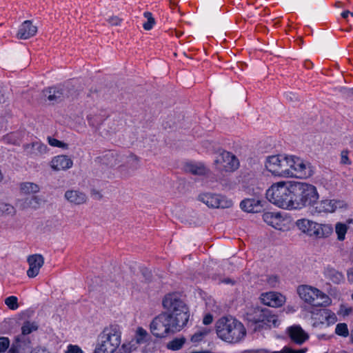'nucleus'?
I'll return each mask as SVG.
<instances>
[{
	"instance_id": "20",
	"label": "nucleus",
	"mask_w": 353,
	"mask_h": 353,
	"mask_svg": "<svg viewBox=\"0 0 353 353\" xmlns=\"http://www.w3.org/2000/svg\"><path fill=\"white\" fill-rule=\"evenodd\" d=\"M316 222L307 219H298L295 224L299 230L303 234L313 237Z\"/></svg>"
},
{
	"instance_id": "21",
	"label": "nucleus",
	"mask_w": 353,
	"mask_h": 353,
	"mask_svg": "<svg viewBox=\"0 0 353 353\" xmlns=\"http://www.w3.org/2000/svg\"><path fill=\"white\" fill-rule=\"evenodd\" d=\"M37 32V28L29 21H25L19 27L17 32V38L20 39H28Z\"/></svg>"
},
{
	"instance_id": "23",
	"label": "nucleus",
	"mask_w": 353,
	"mask_h": 353,
	"mask_svg": "<svg viewBox=\"0 0 353 353\" xmlns=\"http://www.w3.org/2000/svg\"><path fill=\"white\" fill-rule=\"evenodd\" d=\"M289 335L291 340L297 344H302L308 338L306 333L300 326H292L290 327Z\"/></svg>"
},
{
	"instance_id": "28",
	"label": "nucleus",
	"mask_w": 353,
	"mask_h": 353,
	"mask_svg": "<svg viewBox=\"0 0 353 353\" xmlns=\"http://www.w3.org/2000/svg\"><path fill=\"white\" fill-rule=\"evenodd\" d=\"M265 319L263 323L261 325V327H267L269 328L276 327L280 325V320L278 316L273 314L272 310H269L268 312L265 314Z\"/></svg>"
},
{
	"instance_id": "40",
	"label": "nucleus",
	"mask_w": 353,
	"mask_h": 353,
	"mask_svg": "<svg viewBox=\"0 0 353 353\" xmlns=\"http://www.w3.org/2000/svg\"><path fill=\"white\" fill-rule=\"evenodd\" d=\"M39 199L36 196H34L31 198H27L24 201V205L23 208H32L34 209H37L39 205Z\"/></svg>"
},
{
	"instance_id": "9",
	"label": "nucleus",
	"mask_w": 353,
	"mask_h": 353,
	"mask_svg": "<svg viewBox=\"0 0 353 353\" xmlns=\"http://www.w3.org/2000/svg\"><path fill=\"white\" fill-rule=\"evenodd\" d=\"M216 169L219 172H234L239 167L238 158L232 152L220 151L214 160Z\"/></svg>"
},
{
	"instance_id": "6",
	"label": "nucleus",
	"mask_w": 353,
	"mask_h": 353,
	"mask_svg": "<svg viewBox=\"0 0 353 353\" xmlns=\"http://www.w3.org/2000/svg\"><path fill=\"white\" fill-rule=\"evenodd\" d=\"M297 293L302 301L314 307H327L332 303L327 294L312 285H299Z\"/></svg>"
},
{
	"instance_id": "18",
	"label": "nucleus",
	"mask_w": 353,
	"mask_h": 353,
	"mask_svg": "<svg viewBox=\"0 0 353 353\" xmlns=\"http://www.w3.org/2000/svg\"><path fill=\"white\" fill-rule=\"evenodd\" d=\"M26 154L32 157H39L48 152V147L41 141H34L30 143H26L23 145Z\"/></svg>"
},
{
	"instance_id": "49",
	"label": "nucleus",
	"mask_w": 353,
	"mask_h": 353,
	"mask_svg": "<svg viewBox=\"0 0 353 353\" xmlns=\"http://www.w3.org/2000/svg\"><path fill=\"white\" fill-rule=\"evenodd\" d=\"M109 23L113 26H118L121 23V19L117 17L110 18Z\"/></svg>"
},
{
	"instance_id": "2",
	"label": "nucleus",
	"mask_w": 353,
	"mask_h": 353,
	"mask_svg": "<svg viewBox=\"0 0 353 353\" xmlns=\"http://www.w3.org/2000/svg\"><path fill=\"white\" fill-rule=\"evenodd\" d=\"M217 336L229 343L241 342L246 336L243 324L232 316L222 317L216 323Z\"/></svg>"
},
{
	"instance_id": "27",
	"label": "nucleus",
	"mask_w": 353,
	"mask_h": 353,
	"mask_svg": "<svg viewBox=\"0 0 353 353\" xmlns=\"http://www.w3.org/2000/svg\"><path fill=\"white\" fill-rule=\"evenodd\" d=\"M44 96L51 102H58L63 97V90L59 88H50L44 91Z\"/></svg>"
},
{
	"instance_id": "52",
	"label": "nucleus",
	"mask_w": 353,
	"mask_h": 353,
	"mask_svg": "<svg viewBox=\"0 0 353 353\" xmlns=\"http://www.w3.org/2000/svg\"><path fill=\"white\" fill-rule=\"evenodd\" d=\"M285 97H286L287 99H289L290 101H293L294 99H296V95L292 92L285 94Z\"/></svg>"
},
{
	"instance_id": "14",
	"label": "nucleus",
	"mask_w": 353,
	"mask_h": 353,
	"mask_svg": "<svg viewBox=\"0 0 353 353\" xmlns=\"http://www.w3.org/2000/svg\"><path fill=\"white\" fill-rule=\"evenodd\" d=\"M314 327L334 325L337 321L336 314L329 309H318L311 312Z\"/></svg>"
},
{
	"instance_id": "59",
	"label": "nucleus",
	"mask_w": 353,
	"mask_h": 353,
	"mask_svg": "<svg viewBox=\"0 0 353 353\" xmlns=\"http://www.w3.org/2000/svg\"><path fill=\"white\" fill-rule=\"evenodd\" d=\"M352 300H353V293H352Z\"/></svg>"
},
{
	"instance_id": "22",
	"label": "nucleus",
	"mask_w": 353,
	"mask_h": 353,
	"mask_svg": "<svg viewBox=\"0 0 353 353\" xmlns=\"http://www.w3.org/2000/svg\"><path fill=\"white\" fill-rule=\"evenodd\" d=\"M65 199L73 205H81L86 202L87 196L77 190H69L65 192Z\"/></svg>"
},
{
	"instance_id": "34",
	"label": "nucleus",
	"mask_w": 353,
	"mask_h": 353,
	"mask_svg": "<svg viewBox=\"0 0 353 353\" xmlns=\"http://www.w3.org/2000/svg\"><path fill=\"white\" fill-rule=\"evenodd\" d=\"M14 214L15 209L12 205L0 202V216L13 215Z\"/></svg>"
},
{
	"instance_id": "43",
	"label": "nucleus",
	"mask_w": 353,
	"mask_h": 353,
	"mask_svg": "<svg viewBox=\"0 0 353 353\" xmlns=\"http://www.w3.org/2000/svg\"><path fill=\"white\" fill-rule=\"evenodd\" d=\"M48 142L52 147H57L65 149H68V144L50 137H48Z\"/></svg>"
},
{
	"instance_id": "38",
	"label": "nucleus",
	"mask_w": 353,
	"mask_h": 353,
	"mask_svg": "<svg viewBox=\"0 0 353 353\" xmlns=\"http://www.w3.org/2000/svg\"><path fill=\"white\" fill-rule=\"evenodd\" d=\"M335 334L345 338L349 336L347 325L345 323H338L335 327Z\"/></svg>"
},
{
	"instance_id": "37",
	"label": "nucleus",
	"mask_w": 353,
	"mask_h": 353,
	"mask_svg": "<svg viewBox=\"0 0 353 353\" xmlns=\"http://www.w3.org/2000/svg\"><path fill=\"white\" fill-rule=\"evenodd\" d=\"M209 330L202 328L196 332L191 337V341L193 343H199L209 333Z\"/></svg>"
},
{
	"instance_id": "42",
	"label": "nucleus",
	"mask_w": 353,
	"mask_h": 353,
	"mask_svg": "<svg viewBox=\"0 0 353 353\" xmlns=\"http://www.w3.org/2000/svg\"><path fill=\"white\" fill-rule=\"evenodd\" d=\"M350 152L347 150H343L341 151L340 154V163L344 165H350L352 164V161L349 158Z\"/></svg>"
},
{
	"instance_id": "11",
	"label": "nucleus",
	"mask_w": 353,
	"mask_h": 353,
	"mask_svg": "<svg viewBox=\"0 0 353 353\" xmlns=\"http://www.w3.org/2000/svg\"><path fill=\"white\" fill-rule=\"evenodd\" d=\"M37 328L38 327L35 323L30 321L25 322L21 327V335L15 337L8 353H19L21 350H24L25 347L30 343L29 340L26 339L25 336L37 330Z\"/></svg>"
},
{
	"instance_id": "48",
	"label": "nucleus",
	"mask_w": 353,
	"mask_h": 353,
	"mask_svg": "<svg viewBox=\"0 0 353 353\" xmlns=\"http://www.w3.org/2000/svg\"><path fill=\"white\" fill-rule=\"evenodd\" d=\"M212 321H213L212 316L210 314H208L204 316V318L203 319V323L204 325H210V323H212Z\"/></svg>"
},
{
	"instance_id": "35",
	"label": "nucleus",
	"mask_w": 353,
	"mask_h": 353,
	"mask_svg": "<svg viewBox=\"0 0 353 353\" xmlns=\"http://www.w3.org/2000/svg\"><path fill=\"white\" fill-rule=\"evenodd\" d=\"M143 17L147 21L143 23V28L145 30H151L155 24V19L153 17L152 14L150 12H145L143 13Z\"/></svg>"
},
{
	"instance_id": "56",
	"label": "nucleus",
	"mask_w": 353,
	"mask_h": 353,
	"mask_svg": "<svg viewBox=\"0 0 353 353\" xmlns=\"http://www.w3.org/2000/svg\"><path fill=\"white\" fill-rule=\"evenodd\" d=\"M351 341L353 343V332L351 334Z\"/></svg>"
},
{
	"instance_id": "50",
	"label": "nucleus",
	"mask_w": 353,
	"mask_h": 353,
	"mask_svg": "<svg viewBox=\"0 0 353 353\" xmlns=\"http://www.w3.org/2000/svg\"><path fill=\"white\" fill-rule=\"evenodd\" d=\"M121 350H123L124 353H130L131 352V344L125 343L121 345Z\"/></svg>"
},
{
	"instance_id": "19",
	"label": "nucleus",
	"mask_w": 353,
	"mask_h": 353,
	"mask_svg": "<svg viewBox=\"0 0 353 353\" xmlns=\"http://www.w3.org/2000/svg\"><path fill=\"white\" fill-rule=\"evenodd\" d=\"M73 165L72 160L66 155H57L50 161V167L53 170L61 171L70 169Z\"/></svg>"
},
{
	"instance_id": "31",
	"label": "nucleus",
	"mask_w": 353,
	"mask_h": 353,
	"mask_svg": "<svg viewBox=\"0 0 353 353\" xmlns=\"http://www.w3.org/2000/svg\"><path fill=\"white\" fill-rule=\"evenodd\" d=\"M324 275L330 279L333 282H339L343 279V274L331 267H327L324 270Z\"/></svg>"
},
{
	"instance_id": "4",
	"label": "nucleus",
	"mask_w": 353,
	"mask_h": 353,
	"mask_svg": "<svg viewBox=\"0 0 353 353\" xmlns=\"http://www.w3.org/2000/svg\"><path fill=\"white\" fill-rule=\"evenodd\" d=\"M122 327L110 324L103 328L98 336L94 353H114L121 343Z\"/></svg>"
},
{
	"instance_id": "13",
	"label": "nucleus",
	"mask_w": 353,
	"mask_h": 353,
	"mask_svg": "<svg viewBox=\"0 0 353 353\" xmlns=\"http://www.w3.org/2000/svg\"><path fill=\"white\" fill-rule=\"evenodd\" d=\"M121 161L127 164L133 170L137 169L139 165L138 157L132 154L124 157L114 152H109L103 157V163L110 167L117 165L121 167L122 165H119Z\"/></svg>"
},
{
	"instance_id": "29",
	"label": "nucleus",
	"mask_w": 353,
	"mask_h": 353,
	"mask_svg": "<svg viewBox=\"0 0 353 353\" xmlns=\"http://www.w3.org/2000/svg\"><path fill=\"white\" fill-rule=\"evenodd\" d=\"M20 192L24 194H36L40 191L39 185L32 182H23L19 185Z\"/></svg>"
},
{
	"instance_id": "46",
	"label": "nucleus",
	"mask_w": 353,
	"mask_h": 353,
	"mask_svg": "<svg viewBox=\"0 0 353 353\" xmlns=\"http://www.w3.org/2000/svg\"><path fill=\"white\" fill-rule=\"evenodd\" d=\"M307 349H301L299 350H294L288 347H284L281 351L274 352L273 353H305Z\"/></svg>"
},
{
	"instance_id": "57",
	"label": "nucleus",
	"mask_w": 353,
	"mask_h": 353,
	"mask_svg": "<svg viewBox=\"0 0 353 353\" xmlns=\"http://www.w3.org/2000/svg\"><path fill=\"white\" fill-rule=\"evenodd\" d=\"M351 259L353 261V249H352V251L351 252Z\"/></svg>"
},
{
	"instance_id": "25",
	"label": "nucleus",
	"mask_w": 353,
	"mask_h": 353,
	"mask_svg": "<svg viewBox=\"0 0 353 353\" xmlns=\"http://www.w3.org/2000/svg\"><path fill=\"white\" fill-rule=\"evenodd\" d=\"M185 170L194 175H205L208 173V169L201 163H187L185 165Z\"/></svg>"
},
{
	"instance_id": "3",
	"label": "nucleus",
	"mask_w": 353,
	"mask_h": 353,
	"mask_svg": "<svg viewBox=\"0 0 353 353\" xmlns=\"http://www.w3.org/2000/svg\"><path fill=\"white\" fill-rule=\"evenodd\" d=\"M294 183L279 181L266 191V198L275 205L287 210L293 209Z\"/></svg>"
},
{
	"instance_id": "15",
	"label": "nucleus",
	"mask_w": 353,
	"mask_h": 353,
	"mask_svg": "<svg viewBox=\"0 0 353 353\" xmlns=\"http://www.w3.org/2000/svg\"><path fill=\"white\" fill-rule=\"evenodd\" d=\"M263 221L279 230H285L288 228L289 220L279 212H267L263 215Z\"/></svg>"
},
{
	"instance_id": "44",
	"label": "nucleus",
	"mask_w": 353,
	"mask_h": 353,
	"mask_svg": "<svg viewBox=\"0 0 353 353\" xmlns=\"http://www.w3.org/2000/svg\"><path fill=\"white\" fill-rule=\"evenodd\" d=\"M10 341L8 337H0V353H4L10 347Z\"/></svg>"
},
{
	"instance_id": "26",
	"label": "nucleus",
	"mask_w": 353,
	"mask_h": 353,
	"mask_svg": "<svg viewBox=\"0 0 353 353\" xmlns=\"http://www.w3.org/2000/svg\"><path fill=\"white\" fill-rule=\"evenodd\" d=\"M241 208L247 212H257L260 208V201L252 199L242 201L240 203Z\"/></svg>"
},
{
	"instance_id": "5",
	"label": "nucleus",
	"mask_w": 353,
	"mask_h": 353,
	"mask_svg": "<svg viewBox=\"0 0 353 353\" xmlns=\"http://www.w3.org/2000/svg\"><path fill=\"white\" fill-rule=\"evenodd\" d=\"M293 209L313 207L319 194L316 188L307 183H294Z\"/></svg>"
},
{
	"instance_id": "58",
	"label": "nucleus",
	"mask_w": 353,
	"mask_h": 353,
	"mask_svg": "<svg viewBox=\"0 0 353 353\" xmlns=\"http://www.w3.org/2000/svg\"><path fill=\"white\" fill-rule=\"evenodd\" d=\"M350 14H351L352 16H353V12H350Z\"/></svg>"
},
{
	"instance_id": "30",
	"label": "nucleus",
	"mask_w": 353,
	"mask_h": 353,
	"mask_svg": "<svg viewBox=\"0 0 353 353\" xmlns=\"http://www.w3.org/2000/svg\"><path fill=\"white\" fill-rule=\"evenodd\" d=\"M150 335L148 332L142 327H138L134 334V339L136 343L138 345L145 343L150 340Z\"/></svg>"
},
{
	"instance_id": "47",
	"label": "nucleus",
	"mask_w": 353,
	"mask_h": 353,
	"mask_svg": "<svg viewBox=\"0 0 353 353\" xmlns=\"http://www.w3.org/2000/svg\"><path fill=\"white\" fill-rule=\"evenodd\" d=\"M352 310L350 307H347L344 305H341L340 310L338 312V314L343 316H347L352 312Z\"/></svg>"
},
{
	"instance_id": "24",
	"label": "nucleus",
	"mask_w": 353,
	"mask_h": 353,
	"mask_svg": "<svg viewBox=\"0 0 353 353\" xmlns=\"http://www.w3.org/2000/svg\"><path fill=\"white\" fill-rule=\"evenodd\" d=\"M333 232V227L328 223H316L313 237L316 239L327 238Z\"/></svg>"
},
{
	"instance_id": "54",
	"label": "nucleus",
	"mask_w": 353,
	"mask_h": 353,
	"mask_svg": "<svg viewBox=\"0 0 353 353\" xmlns=\"http://www.w3.org/2000/svg\"><path fill=\"white\" fill-rule=\"evenodd\" d=\"M350 12L348 11V10H345V11H343L342 13H341V17L344 19H346L349 14H350Z\"/></svg>"
},
{
	"instance_id": "53",
	"label": "nucleus",
	"mask_w": 353,
	"mask_h": 353,
	"mask_svg": "<svg viewBox=\"0 0 353 353\" xmlns=\"http://www.w3.org/2000/svg\"><path fill=\"white\" fill-rule=\"evenodd\" d=\"M253 353H270V352L267 350L259 349L252 351Z\"/></svg>"
},
{
	"instance_id": "16",
	"label": "nucleus",
	"mask_w": 353,
	"mask_h": 353,
	"mask_svg": "<svg viewBox=\"0 0 353 353\" xmlns=\"http://www.w3.org/2000/svg\"><path fill=\"white\" fill-rule=\"evenodd\" d=\"M260 299L264 305L273 307H281L285 302V297L276 292L262 293Z\"/></svg>"
},
{
	"instance_id": "39",
	"label": "nucleus",
	"mask_w": 353,
	"mask_h": 353,
	"mask_svg": "<svg viewBox=\"0 0 353 353\" xmlns=\"http://www.w3.org/2000/svg\"><path fill=\"white\" fill-rule=\"evenodd\" d=\"M185 339L179 338L174 339L168 343V348L172 350H180L185 343Z\"/></svg>"
},
{
	"instance_id": "45",
	"label": "nucleus",
	"mask_w": 353,
	"mask_h": 353,
	"mask_svg": "<svg viewBox=\"0 0 353 353\" xmlns=\"http://www.w3.org/2000/svg\"><path fill=\"white\" fill-rule=\"evenodd\" d=\"M65 353H84L81 348L77 345L70 344L67 346Z\"/></svg>"
},
{
	"instance_id": "41",
	"label": "nucleus",
	"mask_w": 353,
	"mask_h": 353,
	"mask_svg": "<svg viewBox=\"0 0 353 353\" xmlns=\"http://www.w3.org/2000/svg\"><path fill=\"white\" fill-rule=\"evenodd\" d=\"M6 305L10 310H15L19 307L18 299L15 296H10L5 299Z\"/></svg>"
},
{
	"instance_id": "33",
	"label": "nucleus",
	"mask_w": 353,
	"mask_h": 353,
	"mask_svg": "<svg viewBox=\"0 0 353 353\" xmlns=\"http://www.w3.org/2000/svg\"><path fill=\"white\" fill-rule=\"evenodd\" d=\"M6 143L18 145L21 141V134L19 132H10L3 137Z\"/></svg>"
},
{
	"instance_id": "12",
	"label": "nucleus",
	"mask_w": 353,
	"mask_h": 353,
	"mask_svg": "<svg viewBox=\"0 0 353 353\" xmlns=\"http://www.w3.org/2000/svg\"><path fill=\"white\" fill-rule=\"evenodd\" d=\"M198 200L212 208H229L233 205L232 201L225 196L210 192L200 194Z\"/></svg>"
},
{
	"instance_id": "32",
	"label": "nucleus",
	"mask_w": 353,
	"mask_h": 353,
	"mask_svg": "<svg viewBox=\"0 0 353 353\" xmlns=\"http://www.w3.org/2000/svg\"><path fill=\"white\" fill-rule=\"evenodd\" d=\"M269 309H261V308H255L254 310V313L252 314V317L250 319L251 321L256 323H263L265 317V314L268 313Z\"/></svg>"
},
{
	"instance_id": "17",
	"label": "nucleus",
	"mask_w": 353,
	"mask_h": 353,
	"mask_svg": "<svg viewBox=\"0 0 353 353\" xmlns=\"http://www.w3.org/2000/svg\"><path fill=\"white\" fill-rule=\"evenodd\" d=\"M27 262L29 265L27 276L29 278H34L39 274L40 269L44 264V258L41 254H32L28 257Z\"/></svg>"
},
{
	"instance_id": "55",
	"label": "nucleus",
	"mask_w": 353,
	"mask_h": 353,
	"mask_svg": "<svg viewBox=\"0 0 353 353\" xmlns=\"http://www.w3.org/2000/svg\"><path fill=\"white\" fill-rule=\"evenodd\" d=\"M275 281L276 282L277 281V277L276 276H272V277H270L269 279V283H272V281Z\"/></svg>"
},
{
	"instance_id": "10",
	"label": "nucleus",
	"mask_w": 353,
	"mask_h": 353,
	"mask_svg": "<svg viewBox=\"0 0 353 353\" xmlns=\"http://www.w3.org/2000/svg\"><path fill=\"white\" fill-rule=\"evenodd\" d=\"M347 204L343 200L323 199L316 201L312 208L313 215L322 216L334 213L337 209L346 208Z\"/></svg>"
},
{
	"instance_id": "51",
	"label": "nucleus",
	"mask_w": 353,
	"mask_h": 353,
	"mask_svg": "<svg viewBox=\"0 0 353 353\" xmlns=\"http://www.w3.org/2000/svg\"><path fill=\"white\" fill-rule=\"evenodd\" d=\"M347 279L350 283H353V267L347 271Z\"/></svg>"
},
{
	"instance_id": "1",
	"label": "nucleus",
	"mask_w": 353,
	"mask_h": 353,
	"mask_svg": "<svg viewBox=\"0 0 353 353\" xmlns=\"http://www.w3.org/2000/svg\"><path fill=\"white\" fill-rule=\"evenodd\" d=\"M162 303L166 311L156 316L150 325L151 333L159 338L180 331L190 317L188 307L179 294H167Z\"/></svg>"
},
{
	"instance_id": "7",
	"label": "nucleus",
	"mask_w": 353,
	"mask_h": 353,
	"mask_svg": "<svg viewBox=\"0 0 353 353\" xmlns=\"http://www.w3.org/2000/svg\"><path fill=\"white\" fill-rule=\"evenodd\" d=\"M287 168V178L306 179L313 174L310 163L294 155L288 156Z\"/></svg>"
},
{
	"instance_id": "36",
	"label": "nucleus",
	"mask_w": 353,
	"mask_h": 353,
	"mask_svg": "<svg viewBox=\"0 0 353 353\" xmlns=\"http://www.w3.org/2000/svg\"><path fill=\"white\" fill-rule=\"evenodd\" d=\"M347 230V227L345 224L342 223H337L336 224L335 231L337 234V238L339 241H343L345 239Z\"/></svg>"
},
{
	"instance_id": "8",
	"label": "nucleus",
	"mask_w": 353,
	"mask_h": 353,
	"mask_svg": "<svg viewBox=\"0 0 353 353\" xmlns=\"http://www.w3.org/2000/svg\"><path fill=\"white\" fill-rule=\"evenodd\" d=\"M287 154L270 155L265 158V169L274 176L287 178L288 174Z\"/></svg>"
}]
</instances>
